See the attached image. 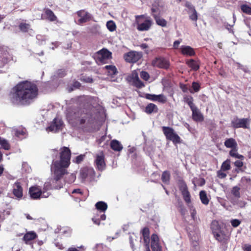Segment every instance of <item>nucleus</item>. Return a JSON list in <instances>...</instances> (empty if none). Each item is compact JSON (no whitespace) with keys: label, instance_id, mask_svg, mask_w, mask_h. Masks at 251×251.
Listing matches in <instances>:
<instances>
[{"label":"nucleus","instance_id":"1","mask_svg":"<svg viewBox=\"0 0 251 251\" xmlns=\"http://www.w3.org/2000/svg\"><path fill=\"white\" fill-rule=\"evenodd\" d=\"M59 160H53L51 165V171L53 174V179L51 182H46L42 191L43 198L49 197L50 193L47 191L50 189H59L63 187V183L60 181L61 178L67 173L66 169L70 164L71 151L66 147L60 149Z\"/></svg>","mask_w":251,"mask_h":251},{"label":"nucleus","instance_id":"2","mask_svg":"<svg viewBox=\"0 0 251 251\" xmlns=\"http://www.w3.org/2000/svg\"><path fill=\"white\" fill-rule=\"evenodd\" d=\"M38 91L36 84L27 80L23 81L12 88L9 95L10 100L14 104L28 105L36 98Z\"/></svg>","mask_w":251,"mask_h":251},{"label":"nucleus","instance_id":"3","mask_svg":"<svg viewBox=\"0 0 251 251\" xmlns=\"http://www.w3.org/2000/svg\"><path fill=\"white\" fill-rule=\"evenodd\" d=\"M152 21L150 17L145 15L135 16V24L138 31H144L149 30L152 25Z\"/></svg>","mask_w":251,"mask_h":251},{"label":"nucleus","instance_id":"4","mask_svg":"<svg viewBox=\"0 0 251 251\" xmlns=\"http://www.w3.org/2000/svg\"><path fill=\"white\" fill-rule=\"evenodd\" d=\"M162 128L167 140L171 141L174 144L181 143V138L173 128L169 126H162Z\"/></svg>","mask_w":251,"mask_h":251},{"label":"nucleus","instance_id":"5","mask_svg":"<svg viewBox=\"0 0 251 251\" xmlns=\"http://www.w3.org/2000/svg\"><path fill=\"white\" fill-rule=\"evenodd\" d=\"M66 118L70 124L77 123V119L79 118V110L72 107H69L66 110Z\"/></svg>","mask_w":251,"mask_h":251},{"label":"nucleus","instance_id":"6","mask_svg":"<svg viewBox=\"0 0 251 251\" xmlns=\"http://www.w3.org/2000/svg\"><path fill=\"white\" fill-rule=\"evenodd\" d=\"M111 57V53L107 49H103L97 52L96 60L98 64H105L107 60Z\"/></svg>","mask_w":251,"mask_h":251},{"label":"nucleus","instance_id":"7","mask_svg":"<svg viewBox=\"0 0 251 251\" xmlns=\"http://www.w3.org/2000/svg\"><path fill=\"white\" fill-rule=\"evenodd\" d=\"M95 164L96 168L100 171L105 169L106 164L104 160V155L102 151H100L96 154Z\"/></svg>","mask_w":251,"mask_h":251},{"label":"nucleus","instance_id":"8","mask_svg":"<svg viewBox=\"0 0 251 251\" xmlns=\"http://www.w3.org/2000/svg\"><path fill=\"white\" fill-rule=\"evenodd\" d=\"M142 57V53L136 51H129L124 55L125 60L129 63H135Z\"/></svg>","mask_w":251,"mask_h":251},{"label":"nucleus","instance_id":"9","mask_svg":"<svg viewBox=\"0 0 251 251\" xmlns=\"http://www.w3.org/2000/svg\"><path fill=\"white\" fill-rule=\"evenodd\" d=\"M151 64L154 67L165 69H167L170 66L169 61L166 59L161 57L154 58L152 61Z\"/></svg>","mask_w":251,"mask_h":251},{"label":"nucleus","instance_id":"10","mask_svg":"<svg viewBox=\"0 0 251 251\" xmlns=\"http://www.w3.org/2000/svg\"><path fill=\"white\" fill-rule=\"evenodd\" d=\"M63 126V121L57 118H54L50 126L47 128V130L56 132L61 130Z\"/></svg>","mask_w":251,"mask_h":251},{"label":"nucleus","instance_id":"11","mask_svg":"<svg viewBox=\"0 0 251 251\" xmlns=\"http://www.w3.org/2000/svg\"><path fill=\"white\" fill-rule=\"evenodd\" d=\"M11 58L10 55L7 50L6 48H0V68L3 67Z\"/></svg>","mask_w":251,"mask_h":251},{"label":"nucleus","instance_id":"12","mask_svg":"<svg viewBox=\"0 0 251 251\" xmlns=\"http://www.w3.org/2000/svg\"><path fill=\"white\" fill-rule=\"evenodd\" d=\"M43 191L39 186H34L29 188V194L31 199L37 200L43 198Z\"/></svg>","mask_w":251,"mask_h":251},{"label":"nucleus","instance_id":"13","mask_svg":"<svg viewBox=\"0 0 251 251\" xmlns=\"http://www.w3.org/2000/svg\"><path fill=\"white\" fill-rule=\"evenodd\" d=\"M179 189L181 192L184 201L189 204L191 202V195L188 191V187L184 182H181L179 185Z\"/></svg>","mask_w":251,"mask_h":251},{"label":"nucleus","instance_id":"14","mask_svg":"<svg viewBox=\"0 0 251 251\" xmlns=\"http://www.w3.org/2000/svg\"><path fill=\"white\" fill-rule=\"evenodd\" d=\"M79 19L78 20L79 24H82L89 21L91 18V14L85 11V10H81L77 12L76 13Z\"/></svg>","mask_w":251,"mask_h":251},{"label":"nucleus","instance_id":"15","mask_svg":"<svg viewBox=\"0 0 251 251\" xmlns=\"http://www.w3.org/2000/svg\"><path fill=\"white\" fill-rule=\"evenodd\" d=\"M215 239L223 244H226L229 239V236L228 234L221 230L217 233L214 235Z\"/></svg>","mask_w":251,"mask_h":251},{"label":"nucleus","instance_id":"16","mask_svg":"<svg viewBox=\"0 0 251 251\" xmlns=\"http://www.w3.org/2000/svg\"><path fill=\"white\" fill-rule=\"evenodd\" d=\"M249 120L247 118L236 119L232 121V126L235 128H248Z\"/></svg>","mask_w":251,"mask_h":251},{"label":"nucleus","instance_id":"17","mask_svg":"<svg viewBox=\"0 0 251 251\" xmlns=\"http://www.w3.org/2000/svg\"><path fill=\"white\" fill-rule=\"evenodd\" d=\"M146 99L152 100L157 101L161 103H165L167 101V99L165 96L163 94L154 95L148 94L146 95Z\"/></svg>","mask_w":251,"mask_h":251},{"label":"nucleus","instance_id":"18","mask_svg":"<svg viewBox=\"0 0 251 251\" xmlns=\"http://www.w3.org/2000/svg\"><path fill=\"white\" fill-rule=\"evenodd\" d=\"M13 194L18 199H21L23 197V188L19 182L17 181L14 184Z\"/></svg>","mask_w":251,"mask_h":251},{"label":"nucleus","instance_id":"19","mask_svg":"<svg viewBox=\"0 0 251 251\" xmlns=\"http://www.w3.org/2000/svg\"><path fill=\"white\" fill-rule=\"evenodd\" d=\"M158 237L156 234H152L151 237V246L152 251H161V247L158 243Z\"/></svg>","mask_w":251,"mask_h":251},{"label":"nucleus","instance_id":"20","mask_svg":"<svg viewBox=\"0 0 251 251\" xmlns=\"http://www.w3.org/2000/svg\"><path fill=\"white\" fill-rule=\"evenodd\" d=\"M189 235L191 240L192 245L193 246L196 247L198 246V240H199V231L197 229H195V232H193L191 231H189Z\"/></svg>","mask_w":251,"mask_h":251},{"label":"nucleus","instance_id":"21","mask_svg":"<svg viewBox=\"0 0 251 251\" xmlns=\"http://www.w3.org/2000/svg\"><path fill=\"white\" fill-rule=\"evenodd\" d=\"M142 238L144 241L145 245L147 250H149L150 239L149 234L150 231L148 227H144L142 230ZM142 239V237L141 238Z\"/></svg>","mask_w":251,"mask_h":251},{"label":"nucleus","instance_id":"22","mask_svg":"<svg viewBox=\"0 0 251 251\" xmlns=\"http://www.w3.org/2000/svg\"><path fill=\"white\" fill-rule=\"evenodd\" d=\"M180 50L181 53L184 55L191 56L195 54L194 49L189 46H182Z\"/></svg>","mask_w":251,"mask_h":251},{"label":"nucleus","instance_id":"23","mask_svg":"<svg viewBox=\"0 0 251 251\" xmlns=\"http://www.w3.org/2000/svg\"><path fill=\"white\" fill-rule=\"evenodd\" d=\"M192 111V117L194 121H202L203 120V117L198 109V108L196 106L194 108V109H191Z\"/></svg>","mask_w":251,"mask_h":251},{"label":"nucleus","instance_id":"24","mask_svg":"<svg viewBox=\"0 0 251 251\" xmlns=\"http://www.w3.org/2000/svg\"><path fill=\"white\" fill-rule=\"evenodd\" d=\"M45 18L50 22L56 21L57 17L54 15L52 11L49 8L44 9Z\"/></svg>","mask_w":251,"mask_h":251},{"label":"nucleus","instance_id":"25","mask_svg":"<svg viewBox=\"0 0 251 251\" xmlns=\"http://www.w3.org/2000/svg\"><path fill=\"white\" fill-rule=\"evenodd\" d=\"M95 175V171L93 168H84L80 171L81 177L85 179L89 176H93Z\"/></svg>","mask_w":251,"mask_h":251},{"label":"nucleus","instance_id":"26","mask_svg":"<svg viewBox=\"0 0 251 251\" xmlns=\"http://www.w3.org/2000/svg\"><path fill=\"white\" fill-rule=\"evenodd\" d=\"M110 147L115 151H120L123 149V146L117 140H113L111 141Z\"/></svg>","mask_w":251,"mask_h":251},{"label":"nucleus","instance_id":"27","mask_svg":"<svg viewBox=\"0 0 251 251\" xmlns=\"http://www.w3.org/2000/svg\"><path fill=\"white\" fill-rule=\"evenodd\" d=\"M224 145L226 148H231V149L236 148L237 146L235 140L232 138L226 139L224 142Z\"/></svg>","mask_w":251,"mask_h":251},{"label":"nucleus","instance_id":"28","mask_svg":"<svg viewBox=\"0 0 251 251\" xmlns=\"http://www.w3.org/2000/svg\"><path fill=\"white\" fill-rule=\"evenodd\" d=\"M211 229L213 235L217 233L219 231L222 230L218 222L216 220H214L212 222L211 224Z\"/></svg>","mask_w":251,"mask_h":251},{"label":"nucleus","instance_id":"29","mask_svg":"<svg viewBox=\"0 0 251 251\" xmlns=\"http://www.w3.org/2000/svg\"><path fill=\"white\" fill-rule=\"evenodd\" d=\"M145 112L148 114L157 113L158 112V108L155 104L151 103L146 106Z\"/></svg>","mask_w":251,"mask_h":251},{"label":"nucleus","instance_id":"30","mask_svg":"<svg viewBox=\"0 0 251 251\" xmlns=\"http://www.w3.org/2000/svg\"><path fill=\"white\" fill-rule=\"evenodd\" d=\"M37 237L36 233L34 231H30L26 233L24 236L23 239L25 242L29 241L35 239Z\"/></svg>","mask_w":251,"mask_h":251},{"label":"nucleus","instance_id":"31","mask_svg":"<svg viewBox=\"0 0 251 251\" xmlns=\"http://www.w3.org/2000/svg\"><path fill=\"white\" fill-rule=\"evenodd\" d=\"M104 68L107 71L108 75H113L118 73L117 68L114 65H106Z\"/></svg>","mask_w":251,"mask_h":251},{"label":"nucleus","instance_id":"32","mask_svg":"<svg viewBox=\"0 0 251 251\" xmlns=\"http://www.w3.org/2000/svg\"><path fill=\"white\" fill-rule=\"evenodd\" d=\"M95 206L96 208L101 212H104L107 208V204L102 201L97 202Z\"/></svg>","mask_w":251,"mask_h":251},{"label":"nucleus","instance_id":"33","mask_svg":"<svg viewBox=\"0 0 251 251\" xmlns=\"http://www.w3.org/2000/svg\"><path fill=\"white\" fill-rule=\"evenodd\" d=\"M200 197L201 201L203 204L205 205H207L208 204L209 199L207 198L205 191H201L200 192Z\"/></svg>","mask_w":251,"mask_h":251},{"label":"nucleus","instance_id":"34","mask_svg":"<svg viewBox=\"0 0 251 251\" xmlns=\"http://www.w3.org/2000/svg\"><path fill=\"white\" fill-rule=\"evenodd\" d=\"M186 63L189 67L194 70L197 71L199 69V65L198 64L192 59L187 60L186 61Z\"/></svg>","mask_w":251,"mask_h":251},{"label":"nucleus","instance_id":"35","mask_svg":"<svg viewBox=\"0 0 251 251\" xmlns=\"http://www.w3.org/2000/svg\"><path fill=\"white\" fill-rule=\"evenodd\" d=\"M106 219V215L104 214H101L100 216H99L98 214L97 215H95L93 218L92 221L94 222V224L100 225V220H105Z\"/></svg>","mask_w":251,"mask_h":251},{"label":"nucleus","instance_id":"36","mask_svg":"<svg viewBox=\"0 0 251 251\" xmlns=\"http://www.w3.org/2000/svg\"><path fill=\"white\" fill-rule=\"evenodd\" d=\"M152 15L154 17L156 23L158 25H159L162 27H165L166 26L167 21L165 19L163 18H160L154 14H153Z\"/></svg>","mask_w":251,"mask_h":251},{"label":"nucleus","instance_id":"37","mask_svg":"<svg viewBox=\"0 0 251 251\" xmlns=\"http://www.w3.org/2000/svg\"><path fill=\"white\" fill-rule=\"evenodd\" d=\"M12 133L16 136L19 138H21L25 134V130L22 128H15L12 130Z\"/></svg>","mask_w":251,"mask_h":251},{"label":"nucleus","instance_id":"38","mask_svg":"<svg viewBox=\"0 0 251 251\" xmlns=\"http://www.w3.org/2000/svg\"><path fill=\"white\" fill-rule=\"evenodd\" d=\"M229 155L232 157L240 159L241 160H243L244 158L242 155L238 153L236 148L231 149L229 151Z\"/></svg>","mask_w":251,"mask_h":251},{"label":"nucleus","instance_id":"39","mask_svg":"<svg viewBox=\"0 0 251 251\" xmlns=\"http://www.w3.org/2000/svg\"><path fill=\"white\" fill-rule=\"evenodd\" d=\"M184 101L186 102L191 109H194L196 107L195 105L193 103V98L192 96H186L184 98Z\"/></svg>","mask_w":251,"mask_h":251},{"label":"nucleus","instance_id":"40","mask_svg":"<svg viewBox=\"0 0 251 251\" xmlns=\"http://www.w3.org/2000/svg\"><path fill=\"white\" fill-rule=\"evenodd\" d=\"M221 169L223 171H226L230 169V160L227 159L221 165Z\"/></svg>","mask_w":251,"mask_h":251},{"label":"nucleus","instance_id":"41","mask_svg":"<svg viewBox=\"0 0 251 251\" xmlns=\"http://www.w3.org/2000/svg\"><path fill=\"white\" fill-rule=\"evenodd\" d=\"M107 29L110 31H114L116 29V25L115 23L112 20L107 22L106 24Z\"/></svg>","mask_w":251,"mask_h":251},{"label":"nucleus","instance_id":"42","mask_svg":"<svg viewBox=\"0 0 251 251\" xmlns=\"http://www.w3.org/2000/svg\"><path fill=\"white\" fill-rule=\"evenodd\" d=\"M19 28L22 32H26L30 29V25L22 23L19 25Z\"/></svg>","mask_w":251,"mask_h":251},{"label":"nucleus","instance_id":"43","mask_svg":"<svg viewBox=\"0 0 251 251\" xmlns=\"http://www.w3.org/2000/svg\"><path fill=\"white\" fill-rule=\"evenodd\" d=\"M0 145L4 150H8L10 148V145L7 141L0 137Z\"/></svg>","mask_w":251,"mask_h":251},{"label":"nucleus","instance_id":"44","mask_svg":"<svg viewBox=\"0 0 251 251\" xmlns=\"http://www.w3.org/2000/svg\"><path fill=\"white\" fill-rule=\"evenodd\" d=\"M170 178V174L168 171H164L162 175L161 179L163 182L164 183H167L169 182Z\"/></svg>","mask_w":251,"mask_h":251},{"label":"nucleus","instance_id":"45","mask_svg":"<svg viewBox=\"0 0 251 251\" xmlns=\"http://www.w3.org/2000/svg\"><path fill=\"white\" fill-rule=\"evenodd\" d=\"M242 11L247 14L251 15V7L247 4H243L241 6Z\"/></svg>","mask_w":251,"mask_h":251},{"label":"nucleus","instance_id":"46","mask_svg":"<svg viewBox=\"0 0 251 251\" xmlns=\"http://www.w3.org/2000/svg\"><path fill=\"white\" fill-rule=\"evenodd\" d=\"M240 188L238 186L233 187L231 190L232 194L236 198H239L240 196Z\"/></svg>","mask_w":251,"mask_h":251},{"label":"nucleus","instance_id":"47","mask_svg":"<svg viewBox=\"0 0 251 251\" xmlns=\"http://www.w3.org/2000/svg\"><path fill=\"white\" fill-rule=\"evenodd\" d=\"M100 26L98 25H94L91 28V32L93 34L100 33Z\"/></svg>","mask_w":251,"mask_h":251},{"label":"nucleus","instance_id":"48","mask_svg":"<svg viewBox=\"0 0 251 251\" xmlns=\"http://www.w3.org/2000/svg\"><path fill=\"white\" fill-rule=\"evenodd\" d=\"M36 39L38 41V44L43 45L45 43L46 37L44 35L38 34L36 36Z\"/></svg>","mask_w":251,"mask_h":251},{"label":"nucleus","instance_id":"49","mask_svg":"<svg viewBox=\"0 0 251 251\" xmlns=\"http://www.w3.org/2000/svg\"><path fill=\"white\" fill-rule=\"evenodd\" d=\"M233 24L235 23L236 18L234 14H233ZM225 27L229 31V32H233V30L231 29V27L233 26L234 24L230 25L228 23H225L224 24Z\"/></svg>","mask_w":251,"mask_h":251},{"label":"nucleus","instance_id":"50","mask_svg":"<svg viewBox=\"0 0 251 251\" xmlns=\"http://www.w3.org/2000/svg\"><path fill=\"white\" fill-rule=\"evenodd\" d=\"M192 88L193 89H192L193 91L194 92H198L200 91L201 86L200 84L196 82H193L192 83Z\"/></svg>","mask_w":251,"mask_h":251},{"label":"nucleus","instance_id":"51","mask_svg":"<svg viewBox=\"0 0 251 251\" xmlns=\"http://www.w3.org/2000/svg\"><path fill=\"white\" fill-rule=\"evenodd\" d=\"M234 165L238 169H236V171L239 173L241 170V168L243 166V162L241 160H236L234 162Z\"/></svg>","mask_w":251,"mask_h":251},{"label":"nucleus","instance_id":"52","mask_svg":"<svg viewBox=\"0 0 251 251\" xmlns=\"http://www.w3.org/2000/svg\"><path fill=\"white\" fill-rule=\"evenodd\" d=\"M133 83L134 85L138 88H142L144 86L143 82L139 79V78H137L136 80H134Z\"/></svg>","mask_w":251,"mask_h":251},{"label":"nucleus","instance_id":"53","mask_svg":"<svg viewBox=\"0 0 251 251\" xmlns=\"http://www.w3.org/2000/svg\"><path fill=\"white\" fill-rule=\"evenodd\" d=\"M189 18L190 20L196 22L198 20V13L197 11H194L191 13L189 14Z\"/></svg>","mask_w":251,"mask_h":251},{"label":"nucleus","instance_id":"54","mask_svg":"<svg viewBox=\"0 0 251 251\" xmlns=\"http://www.w3.org/2000/svg\"><path fill=\"white\" fill-rule=\"evenodd\" d=\"M180 88L181 89L182 91L184 93L190 92L191 93H193V91L192 89L189 88L187 85H186L181 84Z\"/></svg>","mask_w":251,"mask_h":251},{"label":"nucleus","instance_id":"55","mask_svg":"<svg viewBox=\"0 0 251 251\" xmlns=\"http://www.w3.org/2000/svg\"><path fill=\"white\" fill-rule=\"evenodd\" d=\"M231 224L232 226L234 227H236L238 226L241 224V221L238 219H232L231 220Z\"/></svg>","mask_w":251,"mask_h":251},{"label":"nucleus","instance_id":"56","mask_svg":"<svg viewBox=\"0 0 251 251\" xmlns=\"http://www.w3.org/2000/svg\"><path fill=\"white\" fill-rule=\"evenodd\" d=\"M141 77L145 80H148L150 78L149 74L145 71H142L140 74Z\"/></svg>","mask_w":251,"mask_h":251},{"label":"nucleus","instance_id":"57","mask_svg":"<svg viewBox=\"0 0 251 251\" xmlns=\"http://www.w3.org/2000/svg\"><path fill=\"white\" fill-rule=\"evenodd\" d=\"M75 179H76L75 175V174H71V175H70L69 176V178L67 180V181L68 182V183H71L74 182L75 181Z\"/></svg>","mask_w":251,"mask_h":251},{"label":"nucleus","instance_id":"58","mask_svg":"<svg viewBox=\"0 0 251 251\" xmlns=\"http://www.w3.org/2000/svg\"><path fill=\"white\" fill-rule=\"evenodd\" d=\"M234 204L236 205L239 207L243 208L245 206L246 202L242 201H238L236 203H235Z\"/></svg>","mask_w":251,"mask_h":251},{"label":"nucleus","instance_id":"59","mask_svg":"<svg viewBox=\"0 0 251 251\" xmlns=\"http://www.w3.org/2000/svg\"><path fill=\"white\" fill-rule=\"evenodd\" d=\"M190 213L192 218H193V220H195L197 212L193 206L190 208Z\"/></svg>","mask_w":251,"mask_h":251},{"label":"nucleus","instance_id":"60","mask_svg":"<svg viewBox=\"0 0 251 251\" xmlns=\"http://www.w3.org/2000/svg\"><path fill=\"white\" fill-rule=\"evenodd\" d=\"M84 155H80L76 157L75 162L79 164L80 163L83 159Z\"/></svg>","mask_w":251,"mask_h":251},{"label":"nucleus","instance_id":"61","mask_svg":"<svg viewBox=\"0 0 251 251\" xmlns=\"http://www.w3.org/2000/svg\"><path fill=\"white\" fill-rule=\"evenodd\" d=\"M237 67L242 70L245 72H248V68L244 66L239 63H237Z\"/></svg>","mask_w":251,"mask_h":251},{"label":"nucleus","instance_id":"62","mask_svg":"<svg viewBox=\"0 0 251 251\" xmlns=\"http://www.w3.org/2000/svg\"><path fill=\"white\" fill-rule=\"evenodd\" d=\"M218 176L221 178H224L226 177V173H225L222 171H218Z\"/></svg>","mask_w":251,"mask_h":251},{"label":"nucleus","instance_id":"63","mask_svg":"<svg viewBox=\"0 0 251 251\" xmlns=\"http://www.w3.org/2000/svg\"><path fill=\"white\" fill-rule=\"evenodd\" d=\"M72 194H79V195H82L83 192H82V191L80 189H74L72 191Z\"/></svg>","mask_w":251,"mask_h":251},{"label":"nucleus","instance_id":"64","mask_svg":"<svg viewBox=\"0 0 251 251\" xmlns=\"http://www.w3.org/2000/svg\"><path fill=\"white\" fill-rule=\"evenodd\" d=\"M58 75L59 77H62L65 75V71L63 70H59L57 72Z\"/></svg>","mask_w":251,"mask_h":251}]
</instances>
